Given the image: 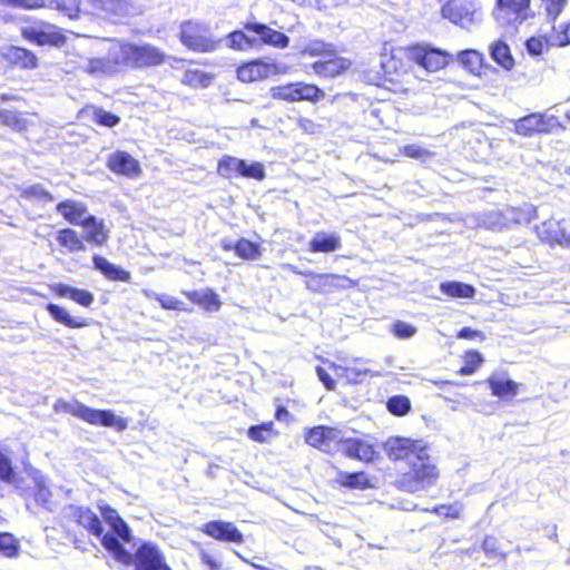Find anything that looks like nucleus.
Returning a JSON list of instances; mask_svg holds the SVG:
<instances>
[{
  "mask_svg": "<svg viewBox=\"0 0 570 570\" xmlns=\"http://www.w3.org/2000/svg\"><path fill=\"white\" fill-rule=\"evenodd\" d=\"M523 220H525V215L521 209L507 206L483 214L480 225L488 229L500 230Z\"/></svg>",
  "mask_w": 570,
  "mask_h": 570,
  "instance_id": "12",
  "label": "nucleus"
},
{
  "mask_svg": "<svg viewBox=\"0 0 570 570\" xmlns=\"http://www.w3.org/2000/svg\"><path fill=\"white\" fill-rule=\"evenodd\" d=\"M70 515L75 519V521L85 528L89 533L100 539V543L102 544L104 537L115 535L117 534L112 531V533L105 532L102 523L98 515L86 507H70Z\"/></svg>",
  "mask_w": 570,
  "mask_h": 570,
  "instance_id": "13",
  "label": "nucleus"
},
{
  "mask_svg": "<svg viewBox=\"0 0 570 570\" xmlns=\"http://www.w3.org/2000/svg\"><path fill=\"white\" fill-rule=\"evenodd\" d=\"M554 122V117L546 118L541 114H530L514 121V131L520 136L530 137L534 134L549 132Z\"/></svg>",
  "mask_w": 570,
  "mask_h": 570,
  "instance_id": "14",
  "label": "nucleus"
},
{
  "mask_svg": "<svg viewBox=\"0 0 570 570\" xmlns=\"http://www.w3.org/2000/svg\"><path fill=\"white\" fill-rule=\"evenodd\" d=\"M269 92L273 99L287 102H317L325 97V92L321 88L305 82H289L274 86L271 88Z\"/></svg>",
  "mask_w": 570,
  "mask_h": 570,
  "instance_id": "6",
  "label": "nucleus"
},
{
  "mask_svg": "<svg viewBox=\"0 0 570 570\" xmlns=\"http://www.w3.org/2000/svg\"><path fill=\"white\" fill-rule=\"evenodd\" d=\"M1 55L9 63L21 69H35L38 66V58L36 55L21 47H3L1 49Z\"/></svg>",
  "mask_w": 570,
  "mask_h": 570,
  "instance_id": "22",
  "label": "nucleus"
},
{
  "mask_svg": "<svg viewBox=\"0 0 570 570\" xmlns=\"http://www.w3.org/2000/svg\"><path fill=\"white\" fill-rule=\"evenodd\" d=\"M308 276L309 279L305 282V286L313 293L324 294L331 293L336 288L346 287L345 285L337 284L336 281L347 282L350 284L348 286L354 284L351 278L337 274H316L312 271H308Z\"/></svg>",
  "mask_w": 570,
  "mask_h": 570,
  "instance_id": "16",
  "label": "nucleus"
},
{
  "mask_svg": "<svg viewBox=\"0 0 570 570\" xmlns=\"http://www.w3.org/2000/svg\"><path fill=\"white\" fill-rule=\"evenodd\" d=\"M550 225L556 227L552 229V239L560 245L570 246V219H561Z\"/></svg>",
  "mask_w": 570,
  "mask_h": 570,
  "instance_id": "47",
  "label": "nucleus"
},
{
  "mask_svg": "<svg viewBox=\"0 0 570 570\" xmlns=\"http://www.w3.org/2000/svg\"><path fill=\"white\" fill-rule=\"evenodd\" d=\"M550 17L556 19L562 11L567 0H542Z\"/></svg>",
  "mask_w": 570,
  "mask_h": 570,
  "instance_id": "62",
  "label": "nucleus"
},
{
  "mask_svg": "<svg viewBox=\"0 0 570 570\" xmlns=\"http://www.w3.org/2000/svg\"><path fill=\"white\" fill-rule=\"evenodd\" d=\"M95 268L100 271L110 281L129 282L130 273L110 263L105 257L95 255L92 258Z\"/></svg>",
  "mask_w": 570,
  "mask_h": 570,
  "instance_id": "30",
  "label": "nucleus"
},
{
  "mask_svg": "<svg viewBox=\"0 0 570 570\" xmlns=\"http://www.w3.org/2000/svg\"><path fill=\"white\" fill-rule=\"evenodd\" d=\"M338 431L334 428L316 426L308 431L305 441L311 446L317 448L326 453H335L337 444Z\"/></svg>",
  "mask_w": 570,
  "mask_h": 570,
  "instance_id": "17",
  "label": "nucleus"
},
{
  "mask_svg": "<svg viewBox=\"0 0 570 570\" xmlns=\"http://www.w3.org/2000/svg\"><path fill=\"white\" fill-rule=\"evenodd\" d=\"M351 62L341 57H332L327 60H320L313 63V71L322 77L333 78L345 71Z\"/></svg>",
  "mask_w": 570,
  "mask_h": 570,
  "instance_id": "26",
  "label": "nucleus"
},
{
  "mask_svg": "<svg viewBox=\"0 0 570 570\" xmlns=\"http://www.w3.org/2000/svg\"><path fill=\"white\" fill-rule=\"evenodd\" d=\"M342 247L341 237L336 234L318 232L309 242L312 253H332Z\"/></svg>",
  "mask_w": 570,
  "mask_h": 570,
  "instance_id": "28",
  "label": "nucleus"
},
{
  "mask_svg": "<svg viewBox=\"0 0 570 570\" xmlns=\"http://www.w3.org/2000/svg\"><path fill=\"white\" fill-rule=\"evenodd\" d=\"M384 449L391 460H405L410 471L400 480L401 488L414 493L431 487L439 478V471L432 463L425 448L420 441L406 438H390Z\"/></svg>",
  "mask_w": 570,
  "mask_h": 570,
  "instance_id": "2",
  "label": "nucleus"
},
{
  "mask_svg": "<svg viewBox=\"0 0 570 570\" xmlns=\"http://www.w3.org/2000/svg\"><path fill=\"white\" fill-rule=\"evenodd\" d=\"M489 386L492 394L499 397L514 396L518 393L519 384L512 380L501 377H490Z\"/></svg>",
  "mask_w": 570,
  "mask_h": 570,
  "instance_id": "36",
  "label": "nucleus"
},
{
  "mask_svg": "<svg viewBox=\"0 0 570 570\" xmlns=\"http://www.w3.org/2000/svg\"><path fill=\"white\" fill-rule=\"evenodd\" d=\"M338 442L335 446V453H343L348 458L358 459L361 461H370L373 458L374 450L370 444L360 440L345 438L343 432L338 431Z\"/></svg>",
  "mask_w": 570,
  "mask_h": 570,
  "instance_id": "18",
  "label": "nucleus"
},
{
  "mask_svg": "<svg viewBox=\"0 0 570 570\" xmlns=\"http://www.w3.org/2000/svg\"><path fill=\"white\" fill-rule=\"evenodd\" d=\"M458 60L470 72L479 75L482 69L483 55L475 50H464L458 55Z\"/></svg>",
  "mask_w": 570,
  "mask_h": 570,
  "instance_id": "41",
  "label": "nucleus"
},
{
  "mask_svg": "<svg viewBox=\"0 0 570 570\" xmlns=\"http://www.w3.org/2000/svg\"><path fill=\"white\" fill-rule=\"evenodd\" d=\"M491 58L504 70L510 71L514 67L510 47L502 40H497L490 46Z\"/></svg>",
  "mask_w": 570,
  "mask_h": 570,
  "instance_id": "33",
  "label": "nucleus"
},
{
  "mask_svg": "<svg viewBox=\"0 0 570 570\" xmlns=\"http://www.w3.org/2000/svg\"><path fill=\"white\" fill-rule=\"evenodd\" d=\"M0 480L6 482H13L14 474L11 468L10 460L0 452Z\"/></svg>",
  "mask_w": 570,
  "mask_h": 570,
  "instance_id": "60",
  "label": "nucleus"
},
{
  "mask_svg": "<svg viewBox=\"0 0 570 570\" xmlns=\"http://www.w3.org/2000/svg\"><path fill=\"white\" fill-rule=\"evenodd\" d=\"M225 40L228 48L236 50H245L256 42V39L248 37L240 30L230 32Z\"/></svg>",
  "mask_w": 570,
  "mask_h": 570,
  "instance_id": "43",
  "label": "nucleus"
},
{
  "mask_svg": "<svg viewBox=\"0 0 570 570\" xmlns=\"http://www.w3.org/2000/svg\"><path fill=\"white\" fill-rule=\"evenodd\" d=\"M56 209L72 225L82 226L85 218L89 216L87 207L82 203L76 200L61 202L57 205Z\"/></svg>",
  "mask_w": 570,
  "mask_h": 570,
  "instance_id": "25",
  "label": "nucleus"
},
{
  "mask_svg": "<svg viewBox=\"0 0 570 570\" xmlns=\"http://www.w3.org/2000/svg\"><path fill=\"white\" fill-rule=\"evenodd\" d=\"M20 198L42 204L51 203L55 199L51 193L43 188L40 184L30 185L22 188Z\"/></svg>",
  "mask_w": 570,
  "mask_h": 570,
  "instance_id": "39",
  "label": "nucleus"
},
{
  "mask_svg": "<svg viewBox=\"0 0 570 570\" xmlns=\"http://www.w3.org/2000/svg\"><path fill=\"white\" fill-rule=\"evenodd\" d=\"M316 374L318 380L324 384V386L327 390H334L335 389V382L331 377V375L321 366L316 367Z\"/></svg>",
  "mask_w": 570,
  "mask_h": 570,
  "instance_id": "64",
  "label": "nucleus"
},
{
  "mask_svg": "<svg viewBox=\"0 0 570 570\" xmlns=\"http://www.w3.org/2000/svg\"><path fill=\"white\" fill-rule=\"evenodd\" d=\"M107 167L115 174L137 177L140 174L139 163L126 151H115L108 156Z\"/></svg>",
  "mask_w": 570,
  "mask_h": 570,
  "instance_id": "21",
  "label": "nucleus"
},
{
  "mask_svg": "<svg viewBox=\"0 0 570 570\" xmlns=\"http://www.w3.org/2000/svg\"><path fill=\"white\" fill-rule=\"evenodd\" d=\"M402 151L406 157L420 159V160H425L428 158L433 157V155H434L432 151L423 148L420 145H415V144L404 146Z\"/></svg>",
  "mask_w": 570,
  "mask_h": 570,
  "instance_id": "55",
  "label": "nucleus"
},
{
  "mask_svg": "<svg viewBox=\"0 0 570 570\" xmlns=\"http://www.w3.org/2000/svg\"><path fill=\"white\" fill-rule=\"evenodd\" d=\"M340 481L344 487L353 489H365L368 487V478L364 472H341Z\"/></svg>",
  "mask_w": 570,
  "mask_h": 570,
  "instance_id": "45",
  "label": "nucleus"
},
{
  "mask_svg": "<svg viewBox=\"0 0 570 570\" xmlns=\"http://www.w3.org/2000/svg\"><path fill=\"white\" fill-rule=\"evenodd\" d=\"M92 120L98 125L112 128L119 124L120 118L107 110L96 108L94 110Z\"/></svg>",
  "mask_w": 570,
  "mask_h": 570,
  "instance_id": "53",
  "label": "nucleus"
},
{
  "mask_svg": "<svg viewBox=\"0 0 570 570\" xmlns=\"http://www.w3.org/2000/svg\"><path fill=\"white\" fill-rule=\"evenodd\" d=\"M92 9L110 19H121L136 12L131 0H88Z\"/></svg>",
  "mask_w": 570,
  "mask_h": 570,
  "instance_id": "15",
  "label": "nucleus"
},
{
  "mask_svg": "<svg viewBox=\"0 0 570 570\" xmlns=\"http://www.w3.org/2000/svg\"><path fill=\"white\" fill-rule=\"evenodd\" d=\"M440 291L455 298H472L475 295V288L472 285L461 282H443L440 284Z\"/></svg>",
  "mask_w": 570,
  "mask_h": 570,
  "instance_id": "35",
  "label": "nucleus"
},
{
  "mask_svg": "<svg viewBox=\"0 0 570 570\" xmlns=\"http://www.w3.org/2000/svg\"><path fill=\"white\" fill-rule=\"evenodd\" d=\"M47 311L49 315L58 323L69 328H81L88 325V322L83 317H73L69 312L57 304H48Z\"/></svg>",
  "mask_w": 570,
  "mask_h": 570,
  "instance_id": "31",
  "label": "nucleus"
},
{
  "mask_svg": "<svg viewBox=\"0 0 570 570\" xmlns=\"http://www.w3.org/2000/svg\"><path fill=\"white\" fill-rule=\"evenodd\" d=\"M2 7L36 9L46 6V0H0Z\"/></svg>",
  "mask_w": 570,
  "mask_h": 570,
  "instance_id": "56",
  "label": "nucleus"
},
{
  "mask_svg": "<svg viewBox=\"0 0 570 570\" xmlns=\"http://www.w3.org/2000/svg\"><path fill=\"white\" fill-rule=\"evenodd\" d=\"M240 176L262 180L265 177V169L261 163L250 165L245 163V167L240 170Z\"/></svg>",
  "mask_w": 570,
  "mask_h": 570,
  "instance_id": "57",
  "label": "nucleus"
},
{
  "mask_svg": "<svg viewBox=\"0 0 570 570\" xmlns=\"http://www.w3.org/2000/svg\"><path fill=\"white\" fill-rule=\"evenodd\" d=\"M434 512L440 515H445L452 519H458L461 515L462 507L459 504L440 505L434 509Z\"/></svg>",
  "mask_w": 570,
  "mask_h": 570,
  "instance_id": "61",
  "label": "nucleus"
},
{
  "mask_svg": "<svg viewBox=\"0 0 570 570\" xmlns=\"http://www.w3.org/2000/svg\"><path fill=\"white\" fill-rule=\"evenodd\" d=\"M392 332L396 337L404 340L414 336L416 333V327L409 323L397 321L394 323Z\"/></svg>",
  "mask_w": 570,
  "mask_h": 570,
  "instance_id": "58",
  "label": "nucleus"
},
{
  "mask_svg": "<svg viewBox=\"0 0 570 570\" xmlns=\"http://www.w3.org/2000/svg\"><path fill=\"white\" fill-rule=\"evenodd\" d=\"M85 239L96 245H104L108 239V230L104 222L98 220L95 216L90 215L83 220Z\"/></svg>",
  "mask_w": 570,
  "mask_h": 570,
  "instance_id": "29",
  "label": "nucleus"
},
{
  "mask_svg": "<svg viewBox=\"0 0 570 570\" xmlns=\"http://www.w3.org/2000/svg\"><path fill=\"white\" fill-rule=\"evenodd\" d=\"M118 41L111 42L106 57L91 58L83 62L80 68L92 77L111 75L122 69L120 57L118 58Z\"/></svg>",
  "mask_w": 570,
  "mask_h": 570,
  "instance_id": "10",
  "label": "nucleus"
},
{
  "mask_svg": "<svg viewBox=\"0 0 570 570\" xmlns=\"http://www.w3.org/2000/svg\"><path fill=\"white\" fill-rule=\"evenodd\" d=\"M193 303L202 306L207 312H217L220 308L219 296L212 289L191 291L184 293Z\"/></svg>",
  "mask_w": 570,
  "mask_h": 570,
  "instance_id": "32",
  "label": "nucleus"
},
{
  "mask_svg": "<svg viewBox=\"0 0 570 570\" xmlns=\"http://www.w3.org/2000/svg\"><path fill=\"white\" fill-rule=\"evenodd\" d=\"M234 250L243 259L256 261L262 256L261 246L246 238H240L234 245Z\"/></svg>",
  "mask_w": 570,
  "mask_h": 570,
  "instance_id": "40",
  "label": "nucleus"
},
{
  "mask_svg": "<svg viewBox=\"0 0 570 570\" xmlns=\"http://www.w3.org/2000/svg\"><path fill=\"white\" fill-rule=\"evenodd\" d=\"M33 483H35V500L37 503L42 505L47 510H52L51 502V491L49 490L47 478L42 475L39 471L33 473Z\"/></svg>",
  "mask_w": 570,
  "mask_h": 570,
  "instance_id": "34",
  "label": "nucleus"
},
{
  "mask_svg": "<svg viewBox=\"0 0 570 570\" xmlns=\"http://www.w3.org/2000/svg\"><path fill=\"white\" fill-rule=\"evenodd\" d=\"M275 435L273 422L262 423L248 429V436L256 442H267Z\"/></svg>",
  "mask_w": 570,
  "mask_h": 570,
  "instance_id": "44",
  "label": "nucleus"
},
{
  "mask_svg": "<svg viewBox=\"0 0 570 570\" xmlns=\"http://www.w3.org/2000/svg\"><path fill=\"white\" fill-rule=\"evenodd\" d=\"M213 76L200 70H187L183 77V82L195 88H206L212 83Z\"/></svg>",
  "mask_w": 570,
  "mask_h": 570,
  "instance_id": "46",
  "label": "nucleus"
},
{
  "mask_svg": "<svg viewBox=\"0 0 570 570\" xmlns=\"http://www.w3.org/2000/svg\"><path fill=\"white\" fill-rule=\"evenodd\" d=\"M407 58L429 72L441 70L448 65V53L426 45H416L407 49Z\"/></svg>",
  "mask_w": 570,
  "mask_h": 570,
  "instance_id": "8",
  "label": "nucleus"
},
{
  "mask_svg": "<svg viewBox=\"0 0 570 570\" xmlns=\"http://www.w3.org/2000/svg\"><path fill=\"white\" fill-rule=\"evenodd\" d=\"M459 338L465 340H474L479 338L481 341L485 340V335L481 331L473 330L471 327H463L458 333Z\"/></svg>",
  "mask_w": 570,
  "mask_h": 570,
  "instance_id": "63",
  "label": "nucleus"
},
{
  "mask_svg": "<svg viewBox=\"0 0 570 570\" xmlns=\"http://www.w3.org/2000/svg\"><path fill=\"white\" fill-rule=\"evenodd\" d=\"M80 0H46V6L50 9L59 10L68 18H77Z\"/></svg>",
  "mask_w": 570,
  "mask_h": 570,
  "instance_id": "42",
  "label": "nucleus"
},
{
  "mask_svg": "<svg viewBox=\"0 0 570 570\" xmlns=\"http://www.w3.org/2000/svg\"><path fill=\"white\" fill-rule=\"evenodd\" d=\"M367 363V361L363 358H355L353 364L346 365H334L336 374L341 377H345L347 382L357 384L361 383L366 375L371 374L374 376L368 368L360 366V364ZM375 375H379L375 373Z\"/></svg>",
  "mask_w": 570,
  "mask_h": 570,
  "instance_id": "27",
  "label": "nucleus"
},
{
  "mask_svg": "<svg viewBox=\"0 0 570 570\" xmlns=\"http://www.w3.org/2000/svg\"><path fill=\"white\" fill-rule=\"evenodd\" d=\"M50 289L56 295L60 297H69L70 299H72L73 302L83 307H89L95 301V297L90 292L86 289L71 287L62 283H56L50 285Z\"/></svg>",
  "mask_w": 570,
  "mask_h": 570,
  "instance_id": "24",
  "label": "nucleus"
},
{
  "mask_svg": "<svg viewBox=\"0 0 570 570\" xmlns=\"http://www.w3.org/2000/svg\"><path fill=\"white\" fill-rule=\"evenodd\" d=\"M118 58L122 65V69L148 68L156 67L166 61L167 56L158 47L150 43H131L118 41Z\"/></svg>",
  "mask_w": 570,
  "mask_h": 570,
  "instance_id": "4",
  "label": "nucleus"
},
{
  "mask_svg": "<svg viewBox=\"0 0 570 570\" xmlns=\"http://www.w3.org/2000/svg\"><path fill=\"white\" fill-rule=\"evenodd\" d=\"M56 412L69 413L89 424L114 428L118 432L127 429V420L117 416L111 410L91 409L78 401L59 400L55 404Z\"/></svg>",
  "mask_w": 570,
  "mask_h": 570,
  "instance_id": "3",
  "label": "nucleus"
},
{
  "mask_svg": "<svg viewBox=\"0 0 570 570\" xmlns=\"http://www.w3.org/2000/svg\"><path fill=\"white\" fill-rule=\"evenodd\" d=\"M465 358L466 364L459 371V373L462 375H471L472 373H474L476 367L483 361L482 355L476 351L468 352Z\"/></svg>",
  "mask_w": 570,
  "mask_h": 570,
  "instance_id": "54",
  "label": "nucleus"
},
{
  "mask_svg": "<svg viewBox=\"0 0 570 570\" xmlns=\"http://www.w3.org/2000/svg\"><path fill=\"white\" fill-rule=\"evenodd\" d=\"M245 29L257 35L264 43L276 48H286L289 43V38L285 33L263 23L248 22L245 24Z\"/></svg>",
  "mask_w": 570,
  "mask_h": 570,
  "instance_id": "23",
  "label": "nucleus"
},
{
  "mask_svg": "<svg viewBox=\"0 0 570 570\" xmlns=\"http://www.w3.org/2000/svg\"><path fill=\"white\" fill-rule=\"evenodd\" d=\"M245 167V161L232 156H225L219 160L217 173L224 178H232L236 175L240 176V170Z\"/></svg>",
  "mask_w": 570,
  "mask_h": 570,
  "instance_id": "38",
  "label": "nucleus"
},
{
  "mask_svg": "<svg viewBox=\"0 0 570 570\" xmlns=\"http://www.w3.org/2000/svg\"><path fill=\"white\" fill-rule=\"evenodd\" d=\"M0 122L19 131L26 128V120L11 110L0 109Z\"/></svg>",
  "mask_w": 570,
  "mask_h": 570,
  "instance_id": "50",
  "label": "nucleus"
},
{
  "mask_svg": "<svg viewBox=\"0 0 570 570\" xmlns=\"http://www.w3.org/2000/svg\"><path fill=\"white\" fill-rule=\"evenodd\" d=\"M180 42L195 52H213L223 39H215L208 24L199 21H185L180 24Z\"/></svg>",
  "mask_w": 570,
  "mask_h": 570,
  "instance_id": "5",
  "label": "nucleus"
},
{
  "mask_svg": "<svg viewBox=\"0 0 570 570\" xmlns=\"http://www.w3.org/2000/svg\"><path fill=\"white\" fill-rule=\"evenodd\" d=\"M550 43L556 47H563L570 43V23L553 26L550 35Z\"/></svg>",
  "mask_w": 570,
  "mask_h": 570,
  "instance_id": "49",
  "label": "nucleus"
},
{
  "mask_svg": "<svg viewBox=\"0 0 570 570\" xmlns=\"http://www.w3.org/2000/svg\"><path fill=\"white\" fill-rule=\"evenodd\" d=\"M19 551V543L9 532H0V556L12 558Z\"/></svg>",
  "mask_w": 570,
  "mask_h": 570,
  "instance_id": "48",
  "label": "nucleus"
},
{
  "mask_svg": "<svg viewBox=\"0 0 570 570\" xmlns=\"http://www.w3.org/2000/svg\"><path fill=\"white\" fill-rule=\"evenodd\" d=\"M203 532L219 541L235 543L244 542V535L232 522L220 520L209 521L204 525Z\"/></svg>",
  "mask_w": 570,
  "mask_h": 570,
  "instance_id": "20",
  "label": "nucleus"
},
{
  "mask_svg": "<svg viewBox=\"0 0 570 570\" xmlns=\"http://www.w3.org/2000/svg\"><path fill=\"white\" fill-rule=\"evenodd\" d=\"M58 243L69 252H82L86 249L77 232L70 228L61 229L57 235Z\"/></svg>",
  "mask_w": 570,
  "mask_h": 570,
  "instance_id": "37",
  "label": "nucleus"
},
{
  "mask_svg": "<svg viewBox=\"0 0 570 570\" xmlns=\"http://www.w3.org/2000/svg\"><path fill=\"white\" fill-rule=\"evenodd\" d=\"M21 36L39 46L53 45L60 46L65 42V37L58 29L47 22L36 21L21 28Z\"/></svg>",
  "mask_w": 570,
  "mask_h": 570,
  "instance_id": "9",
  "label": "nucleus"
},
{
  "mask_svg": "<svg viewBox=\"0 0 570 570\" xmlns=\"http://www.w3.org/2000/svg\"><path fill=\"white\" fill-rule=\"evenodd\" d=\"M532 17L530 0H497L493 18L502 27L521 24Z\"/></svg>",
  "mask_w": 570,
  "mask_h": 570,
  "instance_id": "7",
  "label": "nucleus"
},
{
  "mask_svg": "<svg viewBox=\"0 0 570 570\" xmlns=\"http://www.w3.org/2000/svg\"><path fill=\"white\" fill-rule=\"evenodd\" d=\"M525 47H527L528 52L531 56H540L546 50H548L549 47H553V46L550 43V36L549 37L540 36V37H532L529 40H527Z\"/></svg>",
  "mask_w": 570,
  "mask_h": 570,
  "instance_id": "51",
  "label": "nucleus"
},
{
  "mask_svg": "<svg viewBox=\"0 0 570 570\" xmlns=\"http://www.w3.org/2000/svg\"><path fill=\"white\" fill-rule=\"evenodd\" d=\"M442 16L455 24L469 27L476 20L478 7L472 0H450L442 7Z\"/></svg>",
  "mask_w": 570,
  "mask_h": 570,
  "instance_id": "11",
  "label": "nucleus"
},
{
  "mask_svg": "<svg viewBox=\"0 0 570 570\" xmlns=\"http://www.w3.org/2000/svg\"><path fill=\"white\" fill-rule=\"evenodd\" d=\"M104 522L117 537L108 535L102 539V547L120 563L132 566L134 570H171L163 550L151 541L141 542L134 553L128 552L120 540L129 542L131 529L122 520L117 510L108 504H99Z\"/></svg>",
  "mask_w": 570,
  "mask_h": 570,
  "instance_id": "1",
  "label": "nucleus"
},
{
  "mask_svg": "<svg viewBox=\"0 0 570 570\" xmlns=\"http://www.w3.org/2000/svg\"><path fill=\"white\" fill-rule=\"evenodd\" d=\"M157 302L164 309L185 311L184 303L171 295L161 294L160 297H157Z\"/></svg>",
  "mask_w": 570,
  "mask_h": 570,
  "instance_id": "59",
  "label": "nucleus"
},
{
  "mask_svg": "<svg viewBox=\"0 0 570 570\" xmlns=\"http://www.w3.org/2000/svg\"><path fill=\"white\" fill-rule=\"evenodd\" d=\"M387 410L394 415H404L411 409L410 400L403 395L392 396L387 401Z\"/></svg>",
  "mask_w": 570,
  "mask_h": 570,
  "instance_id": "52",
  "label": "nucleus"
},
{
  "mask_svg": "<svg viewBox=\"0 0 570 570\" xmlns=\"http://www.w3.org/2000/svg\"><path fill=\"white\" fill-rule=\"evenodd\" d=\"M276 73V65L264 60H254L237 69V78L242 82L258 81Z\"/></svg>",
  "mask_w": 570,
  "mask_h": 570,
  "instance_id": "19",
  "label": "nucleus"
}]
</instances>
